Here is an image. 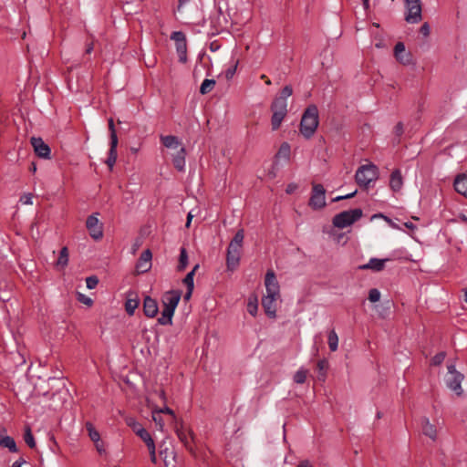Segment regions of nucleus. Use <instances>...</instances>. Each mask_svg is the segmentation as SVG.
Masks as SVG:
<instances>
[{
    "mask_svg": "<svg viewBox=\"0 0 467 467\" xmlns=\"http://www.w3.org/2000/svg\"><path fill=\"white\" fill-rule=\"evenodd\" d=\"M388 259H378V258H371L369 262L366 265H362L358 266V269L360 270H367L370 269L376 272L382 271L385 267V262Z\"/></svg>",
    "mask_w": 467,
    "mask_h": 467,
    "instance_id": "nucleus-24",
    "label": "nucleus"
},
{
    "mask_svg": "<svg viewBox=\"0 0 467 467\" xmlns=\"http://www.w3.org/2000/svg\"><path fill=\"white\" fill-rule=\"evenodd\" d=\"M356 193H357V190L354 191L353 192L348 193L346 195L337 196L332 200V202H339L342 200L350 199V198L354 197L356 195Z\"/></svg>",
    "mask_w": 467,
    "mask_h": 467,
    "instance_id": "nucleus-51",
    "label": "nucleus"
},
{
    "mask_svg": "<svg viewBox=\"0 0 467 467\" xmlns=\"http://www.w3.org/2000/svg\"><path fill=\"white\" fill-rule=\"evenodd\" d=\"M140 305V298L136 292L129 291L125 302V310L129 316H133Z\"/></svg>",
    "mask_w": 467,
    "mask_h": 467,
    "instance_id": "nucleus-19",
    "label": "nucleus"
},
{
    "mask_svg": "<svg viewBox=\"0 0 467 467\" xmlns=\"http://www.w3.org/2000/svg\"><path fill=\"white\" fill-rule=\"evenodd\" d=\"M159 312L158 303L150 296H146L143 299V313L147 317L153 318Z\"/></svg>",
    "mask_w": 467,
    "mask_h": 467,
    "instance_id": "nucleus-16",
    "label": "nucleus"
},
{
    "mask_svg": "<svg viewBox=\"0 0 467 467\" xmlns=\"http://www.w3.org/2000/svg\"><path fill=\"white\" fill-rule=\"evenodd\" d=\"M32 198H33V195L31 193H27V194H24L21 198H20V201L24 203V204H31L32 203Z\"/></svg>",
    "mask_w": 467,
    "mask_h": 467,
    "instance_id": "nucleus-54",
    "label": "nucleus"
},
{
    "mask_svg": "<svg viewBox=\"0 0 467 467\" xmlns=\"http://www.w3.org/2000/svg\"><path fill=\"white\" fill-rule=\"evenodd\" d=\"M430 31H431L430 26L427 22H425L424 24L421 25V26L420 28V33L421 35H423L425 37L429 36Z\"/></svg>",
    "mask_w": 467,
    "mask_h": 467,
    "instance_id": "nucleus-52",
    "label": "nucleus"
},
{
    "mask_svg": "<svg viewBox=\"0 0 467 467\" xmlns=\"http://www.w3.org/2000/svg\"><path fill=\"white\" fill-rule=\"evenodd\" d=\"M152 253L150 249L143 251L136 264V270L139 274L147 273L151 267Z\"/></svg>",
    "mask_w": 467,
    "mask_h": 467,
    "instance_id": "nucleus-14",
    "label": "nucleus"
},
{
    "mask_svg": "<svg viewBox=\"0 0 467 467\" xmlns=\"http://www.w3.org/2000/svg\"><path fill=\"white\" fill-rule=\"evenodd\" d=\"M148 450H149V452H150V461L152 463H156L157 462V458H156V448H155V444L152 445V446H150L148 447Z\"/></svg>",
    "mask_w": 467,
    "mask_h": 467,
    "instance_id": "nucleus-53",
    "label": "nucleus"
},
{
    "mask_svg": "<svg viewBox=\"0 0 467 467\" xmlns=\"http://www.w3.org/2000/svg\"><path fill=\"white\" fill-rule=\"evenodd\" d=\"M464 379L463 374L454 373L453 376L448 380L447 386L453 390L458 397L462 395V382Z\"/></svg>",
    "mask_w": 467,
    "mask_h": 467,
    "instance_id": "nucleus-20",
    "label": "nucleus"
},
{
    "mask_svg": "<svg viewBox=\"0 0 467 467\" xmlns=\"http://www.w3.org/2000/svg\"><path fill=\"white\" fill-rule=\"evenodd\" d=\"M327 368V362L325 359L318 360L317 362V368L319 371H322Z\"/></svg>",
    "mask_w": 467,
    "mask_h": 467,
    "instance_id": "nucleus-57",
    "label": "nucleus"
},
{
    "mask_svg": "<svg viewBox=\"0 0 467 467\" xmlns=\"http://www.w3.org/2000/svg\"><path fill=\"white\" fill-rule=\"evenodd\" d=\"M77 299L78 302H80L88 306H91L93 305V300L90 297H88L81 293H77Z\"/></svg>",
    "mask_w": 467,
    "mask_h": 467,
    "instance_id": "nucleus-46",
    "label": "nucleus"
},
{
    "mask_svg": "<svg viewBox=\"0 0 467 467\" xmlns=\"http://www.w3.org/2000/svg\"><path fill=\"white\" fill-rule=\"evenodd\" d=\"M258 310V301L256 296H251L247 304V311L253 317H255Z\"/></svg>",
    "mask_w": 467,
    "mask_h": 467,
    "instance_id": "nucleus-34",
    "label": "nucleus"
},
{
    "mask_svg": "<svg viewBox=\"0 0 467 467\" xmlns=\"http://www.w3.org/2000/svg\"><path fill=\"white\" fill-rule=\"evenodd\" d=\"M376 217H381V218H384V220H385L386 222H388V223H389L392 227H396V228H398V226H397V225L392 222V220H391V219H389V217H387V216L383 215L382 213L374 214V215L372 216V218H376Z\"/></svg>",
    "mask_w": 467,
    "mask_h": 467,
    "instance_id": "nucleus-55",
    "label": "nucleus"
},
{
    "mask_svg": "<svg viewBox=\"0 0 467 467\" xmlns=\"http://www.w3.org/2000/svg\"><path fill=\"white\" fill-rule=\"evenodd\" d=\"M193 273L189 272L185 277L182 279V283L186 285L187 288L194 289V281H193Z\"/></svg>",
    "mask_w": 467,
    "mask_h": 467,
    "instance_id": "nucleus-41",
    "label": "nucleus"
},
{
    "mask_svg": "<svg viewBox=\"0 0 467 467\" xmlns=\"http://www.w3.org/2000/svg\"><path fill=\"white\" fill-rule=\"evenodd\" d=\"M376 217H381V218H384V220H385L386 222H388V223H389L392 227H396V228H398V226H397V225L392 222V220H391V219H389V217H387V216L383 215L382 213L374 214V215L372 216V218H376Z\"/></svg>",
    "mask_w": 467,
    "mask_h": 467,
    "instance_id": "nucleus-56",
    "label": "nucleus"
},
{
    "mask_svg": "<svg viewBox=\"0 0 467 467\" xmlns=\"http://www.w3.org/2000/svg\"><path fill=\"white\" fill-rule=\"evenodd\" d=\"M189 263L188 253L185 247H181L180 255H179V263L177 265V271L182 272L185 270Z\"/></svg>",
    "mask_w": 467,
    "mask_h": 467,
    "instance_id": "nucleus-27",
    "label": "nucleus"
},
{
    "mask_svg": "<svg viewBox=\"0 0 467 467\" xmlns=\"http://www.w3.org/2000/svg\"><path fill=\"white\" fill-rule=\"evenodd\" d=\"M380 299V292L377 288H371L368 291V300L371 303H376Z\"/></svg>",
    "mask_w": 467,
    "mask_h": 467,
    "instance_id": "nucleus-43",
    "label": "nucleus"
},
{
    "mask_svg": "<svg viewBox=\"0 0 467 467\" xmlns=\"http://www.w3.org/2000/svg\"><path fill=\"white\" fill-rule=\"evenodd\" d=\"M86 428L88 431V435H89L91 441H93L94 442H99L100 436H99V431L92 425V423L87 422Z\"/></svg>",
    "mask_w": 467,
    "mask_h": 467,
    "instance_id": "nucleus-39",
    "label": "nucleus"
},
{
    "mask_svg": "<svg viewBox=\"0 0 467 467\" xmlns=\"http://www.w3.org/2000/svg\"><path fill=\"white\" fill-rule=\"evenodd\" d=\"M152 420L160 427L161 430H162L164 426L163 420L161 416V413H159L156 410H152Z\"/></svg>",
    "mask_w": 467,
    "mask_h": 467,
    "instance_id": "nucleus-45",
    "label": "nucleus"
},
{
    "mask_svg": "<svg viewBox=\"0 0 467 467\" xmlns=\"http://www.w3.org/2000/svg\"><path fill=\"white\" fill-rule=\"evenodd\" d=\"M455 191L467 198V175L464 173L458 174L453 182Z\"/></svg>",
    "mask_w": 467,
    "mask_h": 467,
    "instance_id": "nucleus-22",
    "label": "nucleus"
},
{
    "mask_svg": "<svg viewBox=\"0 0 467 467\" xmlns=\"http://www.w3.org/2000/svg\"><path fill=\"white\" fill-rule=\"evenodd\" d=\"M171 39L175 41L176 50L179 56V61L187 62V42L186 36L182 31H175L171 34Z\"/></svg>",
    "mask_w": 467,
    "mask_h": 467,
    "instance_id": "nucleus-8",
    "label": "nucleus"
},
{
    "mask_svg": "<svg viewBox=\"0 0 467 467\" xmlns=\"http://www.w3.org/2000/svg\"><path fill=\"white\" fill-rule=\"evenodd\" d=\"M265 285L266 288L265 296L274 297H278L280 296V286L274 271H267L265 278Z\"/></svg>",
    "mask_w": 467,
    "mask_h": 467,
    "instance_id": "nucleus-11",
    "label": "nucleus"
},
{
    "mask_svg": "<svg viewBox=\"0 0 467 467\" xmlns=\"http://www.w3.org/2000/svg\"><path fill=\"white\" fill-rule=\"evenodd\" d=\"M394 133L397 137H400L404 133V126L401 121H399L395 128H394Z\"/></svg>",
    "mask_w": 467,
    "mask_h": 467,
    "instance_id": "nucleus-48",
    "label": "nucleus"
},
{
    "mask_svg": "<svg viewBox=\"0 0 467 467\" xmlns=\"http://www.w3.org/2000/svg\"><path fill=\"white\" fill-rule=\"evenodd\" d=\"M126 422L127 425L130 426L135 433H137L140 429L143 428L141 424L136 421L133 418H128Z\"/></svg>",
    "mask_w": 467,
    "mask_h": 467,
    "instance_id": "nucleus-44",
    "label": "nucleus"
},
{
    "mask_svg": "<svg viewBox=\"0 0 467 467\" xmlns=\"http://www.w3.org/2000/svg\"><path fill=\"white\" fill-rule=\"evenodd\" d=\"M296 467H313L308 460L301 461Z\"/></svg>",
    "mask_w": 467,
    "mask_h": 467,
    "instance_id": "nucleus-58",
    "label": "nucleus"
},
{
    "mask_svg": "<svg viewBox=\"0 0 467 467\" xmlns=\"http://www.w3.org/2000/svg\"><path fill=\"white\" fill-rule=\"evenodd\" d=\"M394 56L400 64L409 66L414 64L413 56L410 51H406L403 42H398L394 47Z\"/></svg>",
    "mask_w": 467,
    "mask_h": 467,
    "instance_id": "nucleus-12",
    "label": "nucleus"
},
{
    "mask_svg": "<svg viewBox=\"0 0 467 467\" xmlns=\"http://www.w3.org/2000/svg\"><path fill=\"white\" fill-rule=\"evenodd\" d=\"M307 374H308V370L307 369L300 368L299 370H297L295 373V375H294V381L296 384H303V383H305L306 380Z\"/></svg>",
    "mask_w": 467,
    "mask_h": 467,
    "instance_id": "nucleus-38",
    "label": "nucleus"
},
{
    "mask_svg": "<svg viewBox=\"0 0 467 467\" xmlns=\"http://www.w3.org/2000/svg\"><path fill=\"white\" fill-rule=\"evenodd\" d=\"M445 358L446 352H439L431 358V364L432 366H440L444 361Z\"/></svg>",
    "mask_w": 467,
    "mask_h": 467,
    "instance_id": "nucleus-40",
    "label": "nucleus"
},
{
    "mask_svg": "<svg viewBox=\"0 0 467 467\" xmlns=\"http://www.w3.org/2000/svg\"><path fill=\"white\" fill-rule=\"evenodd\" d=\"M175 432L179 438V440L184 444V446L186 447V449L192 452L193 451V448L192 447L191 443H190V440H189V437L192 440L193 439V432L189 430V431H185L184 428H183V424L182 422H180L179 423H176L175 425Z\"/></svg>",
    "mask_w": 467,
    "mask_h": 467,
    "instance_id": "nucleus-15",
    "label": "nucleus"
},
{
    "mask_svg": "<svg viewBox=\"0 0 467 467\" xmlns=\"http://www.w3.org/2000/svg\"><path fill=\"white\" fill-rule=\"evenodd\" d=\"M108 125H109V130L110 133L109 134L110 135V143H109L110 147H109L108 158L106 160V164L111 171L113 169L114 164L116 163L117 157H118L117 147H118L119 140H118V135H117V131L115 129L114 120L112 118L109 119Z\"/></svg>",
    "mask_w": 467,
    "mask_h": 467,
    "instance_id": "nucleus-5",
    "label": "nucleus"
},
{
    "mask_svg": "<svg viewBox=\"0 0 467 467\" xmlns=\"http://www.w3.org/2000/svg\"><path fill=\"white\" fill-rule=\"evenodd\" d=\"M163 309L161 317L158 318V324L167 326L172 324V317L175 309L166 303H162Z\"/></svg>",
    "mask_w": 467,
    "mask_h": 467,
    "instance_id": "nucleus-21",
    "label": "nucleus"
},
{
    "mask_svg": "<svg viewBox=\"0 0 467 467\" xmlns=\"http://www.w3.org/2000/svg\"><path fill=\"white\" fill-rule=\"evenodd\" d=\"M182 292L181 290H170L163 294L161 297V303H166L172 306L174 309H176L181 297H182Z\"/></svg>",
    "mask_w": 467,
    "mask_h": 467,
    "instance_id": "nucleus-18",
    "label": "nucleus"
},
{
    "mask_svg": "<svg viewBox=\"0 0 467 467\" xmlns=\"http://www.w3.org/2000/svg\"><path fill=\"white\" fill-rule=\"evenodd\" d=\"M159 454H160V457L162 458L165 467H168V465H169L168 458L170 456L171 457L172 460L174 459L173 451H169L168 449L161 450Z\"/></svg>",
    "mask_w": 467,
    "mask_h": 467,
    "instance_id": "nucleus-42",
    "label": "nucleus"
},
{
    "mask_svg": "<svg viewBox=\"0 0 467 467\" xmlns=\"http://www.w3.org/2000/svg\"><path fill=\"white\" fill-rule=\"evenodd\" d=\"M448 371H449V373L451 374V376H453L454 373H460L459 371H457L455 369V367L453 365L448 367Z\"/></svg>",
    "mask_w": 467,
    "mask_h": 467,
    "instance_id": "nucleus-63",
    "label": "nucleus"
},
{
    "mask_svg": "<svg viewBox=\"0 0 467 467\" xmlns=\"http://www.w3.org/2000/svg\"><path fill=\"white\" fill-rule=\"evenodd\" d=\"M328 347L331 351H336L338 345V337L334 329L328 333Z\"/></svg>",
    "mask_w": 467,
    "mask_h": 467,
    "instance_id": "nucleus-35",
    "label": "nucleus"
},
{
    "mask_svg": "<svg viewBox=\"0 0 467 467\" xmlns=\"http://www.w3.org/2000/svg\"><path fill=\"white\" fill-rule=\"evenodd\" d=\"M0 446L3 448H7L11 452H17L18 449L16 447V443L14 438L10 436H5L0 438Z\"/></svg>",
    "mask_w": 467,
    "mask_h": 467,
    "instance_id": "nucleus-28",
    "label": "nucleus"
},
{
    "mask_svg": "<svg viewBox=\"0 0 467 467\" xmlns=\"http://www.w3.org/2000/svg\"><path fill=\"white\" fill-rule=\"evenodd\" d=\"M68 264V249L67 246H64L61 248L57 261V265L65 267Z\"/></svg>",
    "mask_w": 467,
    "mask_h": 467,
    "instance_id": "nucleus-32",
    "label": "nucleus"
},
{
    "mask_svg": "<svg viewBox=\"0 0 467 467\" xmlns=\"http://www.w3.org/2000/svg\"><path fill=\"white\" fill-rule=\"evenodd\" d=\"M215 84L216 81L214 79H204L200 87V93L202 95L208 94L213 89Z\"/></svg>",
    "mask_w": 467,
    "mask_h": 467,
    "instance_id": "nucleus-33",
    "label": "nucleus"
},
{
    "mask_svg": "<svg viewBox=\"0 0 467 467\" xmlns=\"http://www.w3.org/2000/svg\"><path fill=\"white\" fill-rule=\"evenodd\" d=\"M242 249L228 246L226 253V267L228 271H234L240 264Z\"/></svg>",
    "mask_w": 467,
    "mask_h": 467,
    "instance_id": "nucleus-13",
    "label": "nucleus"
},
{
    "mask_svg": "<svg viewBox=\"0 0 467 467\" xmlns=\"http://www.w3.org/2000/svg\"><path fill=\"white\" fill-rule=\"evenodd\" d=\"M192 219V214L191 213H189L188 215H187V221H186V224H185V226L187 228L190 227Z\"/></svg>",
    "mask_w": 467,
    "mask_h": 467,
    "instance_id": "nucleus-64",
    "label": "nucleus"
},
{
    "mask_svg": "<svg viewBox=\"0 0 467 467\" xmlns=\"http://www.w3.org/2000/svg\"><path fill=\"white\" fill-rule=\"evenodd\" d=\"M403 185V178L399 169H395L389 178V187L393 192H399Z\"/></svg>",
    "mask_w": 467,
    "mask_h": 467,
    "instance_id": "nucleus-23",
    "label": "nucleus"
},
{
    "mask_svg": "<svg viewBox=\"0 0 467 467\" xmlns=\"http://www.w3.org/2000/svg\"><path fill=\"white\" fill-rule=\"evenodd\" d=\"M423 434L430 437L432 441L436 440L437 430L436 427L431 424L428 418H423L421 421Z\"/></svg>",
    "mask_w": 467,
    "mask_h": 467,
    "instance_id": "nucleus-26",
    "label": "nucleus"
},
{
    "mask_svg": "<svg viewBox=\"0 0 467 467\" xmlns=\"http://www.w3.org/2000/svg\"><path fill=\"white\" fill-rule=\"evenodd\" d=\"M30 143L34 149L36 155L41 159L49 160L51 159L50 147L42 140V138L32 137L30 139Z\"/></svg>",
    "mask_w": 467,
    "mask_h": 467,
    "instance_id": "nucleus-10",
    "label": "nucleus"
},
{
    "mask_svg": "<svg viewBox=\"0 0 467 467\" xmlns=\"http://www.w3.org/2000/svg\"><path fill=\"white\" fill-rule=\"evenodd\" d=\"M296 189V184L291 183V184H288V185H287L285 192H286V193L291 194V193H293V192H294V191H295Z\"/></svg>",
    "mask_w": 467,
    "mask_h": 467,
    "instance_id": "nucleus-60",
    "label": "nucleus"
},
{
    "mask_svg": "<svg viewBox=\"0 0 467 467\" xmlns=\"http://www.w3.org/2000/svg\"><path fill=\"white\" fill-rule=\"evenodd\" d=\"M136 434L145 442L147 447L155 444L153 439L151 438V435L146 429H140Z\"/></svg>",
    "mask_w": 467,
    "mask_h": 467,
    "instance_id": "nucleus-31",
    "label": "nucleus"
},
{
    "mask_svg": "<svg viewBox=\"0 0 467 467\" xmlns=\"http://www.w3.org/2000/svg\"><path fill=\"white\" fill-rule=\"evenodd\" d=\"M24 463H26V461L23 458H19L13 463L12 467H21Z\"/></svg>",
    "mask_w": 467,
    "mask_h": 467,
    "instance_id": "nucleus-61",
    "label": "nucleus"
},
{
    "mask_svg": "<svg viewBox=\"0 0 467 467\" xmlns=\"http://www.w3.org/2000/svg\"><path fill=\"white\" fill-rule=\"evenodd\" d=\"M192 292H193V289L187 288V291L183 296L184 301H189L191 299Z\"/></svg>",
    "mask_w": 467,
    "mask_h": 467,
    "instance_id": "nucleus-59",
    "label": "nucleus"
},
{
    "mask_svg": "<svg viewBox=\"0 0 467 467\" xmlns=\"http://www.w3.org/2000/svg\"><path fill=\"white\" fill-rule=\"evenodd\" d=\"M244 238V229H239L236 234H234V238L231 240L228 246L231 247H236V248H243V243Z\"/></svg>",
    "mask_w": 467,
    "mask_h": 467,
    "instance_id": "nucleus-29",
    "label": "nucleus"
},
{
    "mask_svg": "<svg viewBox=\"0 0 467 467\" xmlns=\"http://www.w3.org/2000/svg\"><path fill=\"white\" fill-rule=\"evenodd\" d=\"M98 214V213H92L86 221V227L94 240H99L103 237V225L99 223L97 217Z\"/></svg>",
    "mask_w": 467,
    "mask_h": 467,
    "instance_id": "nucleus-9",
    "label": "nucleus"
},
{
    "mask_svg": "<svg viewBox=\"0 0 467 467\" xmlns=\"http://www.w3.org/2000/svg\"><path fill=\"white\" fill-rule=\"evenodd\" d=\"M24 440L29 448L34 449L36 447L35 438L29 426H26L25 430Z\"/></svg>",
    "mask_w": 467,
    "mask_h": 467,
    "instance_id": "nucleus-37",
    "label": "nucleus"
},
{
    "mask_svg": "<svg viewBox=\"0 0 467 467\" xmlns=\"http://www.w3.org/2000/svg\"><path fill=\"white\" fill-rule=\"evenodd\" d=\"M236 67H237V63H235L234 66L230 67L226 71H225V78L227 79H231L234 74H235V71H236Z\"/></svg>",
    "mask_w": 467,
    "mask_h": 467,
    "instance_id": "nucleus-49",
    "label": "nucleus"
},
{
    "mask_svg": "<svg viewBox=\"0 0 467 467\" xmlns=\"http://www.w3.org/2000/svg\"><path fill=\"white\" fill-rule=\"evenodd\" d=\"M156 410L161 414L166 413V414L171 415L174 420L176 419L174 411L171 409H170L168 406H164L163 408Z\"/></svg>",
    "mask_w": 467,
    "mask_h": 467,
    "instance_id": "nucleus-50",
    "label": "nucleus"
},
{
    "mask_svg": "<svg viewBox=\"0 0 467 467\" xmlns=\"http://www.w3.org/2000/svg\"><path fill=\"white\" fill-rule=\"evenodd\" d=\"M185 157H186V150L183 147L181 148V150L173 157L172 164H173L174 168L178 171H184Z\"/></svg>",
    "mask_w": 467,
    "mask_h": 467,
    "instance_id": "nucleus-25",
    "label": "nucleus"
},
{
    "mask_svg": "<svg viewBox=\"0 0 467 467\" xmlns=\"http://www.w3.org/2000/svg\"><path fill=\"white\" fill-rule=\"evenodd\" d=\"M276 298L277 297L267 296H265L262 298V306H263L264 311L269 318L276 317V306H275Z\"/></svg>",
    "mask_w": 467,
    "mask_h": 467,
    "instance_id": "nucleus-17",
    "label": "nucleus"
},
{
    "mask_svg": "<svg viewBox=\"0 0 467 467\" xmlns=\"http://www.w3.org/2000/svg\"><path fill=\"white\" fill-rule=\"evenodd\" d=\"M87 287L88 289H94L99 284V278L96 275H91L86 279Z\"/></svg>",
    "mask_w": 467,
    "mask_h": 467,
    "instance_id": "nucleus-47",
    "label": "nucleus"
},
{
    "mask_svg": "<svg viewBox=\"0 0 467 467\" xmlns=\"http://www.w3.org/2000/svg\"><path fill=\"white\" fill-rule=\"evenodd\" d=\"M161 140L166 148H172L177 147L179 145V140L176 136L173 135H167V136H161Z\"/></svg>",
    "mask_w": 467,
    "mask_h": 467,
    "instance_id": "nucleus-30",
    "label": "nucleus"
},
{
    "mask_svg": "<svg viewBox=\"0 0 467 467\" xmlns=\"http://www.w3.org/2000/svg\"><path fill=\"white\" fill-rule=\"evenodd\" d=\"M276 158H284L288 160L290 157V145L287 142H283L275 155Z\"/></svg>",
    "mask_w": 467,
    "mask_h": 467,
    "instance_id": "nucleus-36",
    "label": "nucleus"
},
{
    "mask_svg": "<svg viewBox=\"0 0 467 467\" xmlns=\"http://www.w3.org/2000/svg\"><path fill=\"white\" fill-rule=\"evenodd\" d=\"M293 94V88L291 85L285 86L279 96L275 97L272 101L270 109L272 111L271 127L272 130H277L284 119L287 115V102L286 99Z\"/></svg>",
    "mask_w": 467,
    "mask_h": 467,
    "instance_id": "nucleus-1",
    "label": "nucleus"
},
{
    "mask_svg": "<svg viewBox=\"0 0 467 467\" xmlns=\"http://www.w3.org/2000/svg\"><path fill=\"white\" fill-rule=\"evenodd\" d=\"M362 215L363 211L360 208L343 211L333 217L332 223L335 227L343 229L359 220Z\"/></svg>",
    "mask_w": 467,
    "mask_h": 467,
    "instance_id": "nucleus-3",
    "label": "nucleus"
},
{
    "mask_svg": "<svg viewBox=\"0 0 467 467\" xmlns=\"http://www.w3.org/2000/svg\"><path fill=\"white\" fill-rule=\"evenodd\" d=\"M318 124V109L317 105L311 104L305 109L302 115L299 127L300 133L305 139L309 140L314 136Z\"/></svg>",
    "mask_w": 467,
    "mask_h": 467,
    "instance_id": "nucleus-2",
    "label": "nucleus"
},
{
    "mask_svg": "<svg viewBox=\"0 0 467 467\" xmlns=\"http://www.w3.org/2000/svg\"><path fill=\"white\" fill-rule=\"evenodd\" d=\"M96 448L98 450V451L99 452V454H102L103 452H105V449L103 448V445L102 444H99V442H96Z\"/></svg>",
    "mask_w": 467,
    "mask_h": 467,
    "instance_id": "nucleus-62",
    "label": "nucleus"
},
{
    "mask_svg": "<svg viewBox=\"0 0 467 467\" xmlns=\"http://www.w3.org/2000/svg\"><path fill=\"white\" fill-rule=\"evenodd\" d=\"M408 13L405 16V20L408 23H419L422 19L421 16V5L420 0H405Z\"/></svg>",
    "mask_w": 467,
    "mask_h": 467,
    "instance_id": "nucleus-7",
    "label": "nucleus"
},
{
    "mask_svg": "<svg viewBox=\"0 0 467 467\" xmlns=\"http://www.w3.org/2000/svg\"><path fill=\"white\" fill-rule=\"evenodd\" d=\"M378 167L372 163L360 166L355 174L356 182L364 188L378 179Z\"/></svg>",
    "mask_w": 467,
    "mask_h": 467,
    "instance_id": "nucleus-4",
    "label": "nucleus"
},
{
    "mask_svg": "<svg viewBox=\"0 0 467 467\" xmlns=\"http://www.w3.org/2000/svg\"><path fill=\"white\" fill-rule=\"evenodd\" d=\"M308 205L313 210H320L326 206V189L322 184L312 183V192Z\"/></svg>",
    "mask_w": 467,
    "mask_h": 467,
    "instance_id": "nucleus-6",
    "label": "nucleus"
}]
</instances>
